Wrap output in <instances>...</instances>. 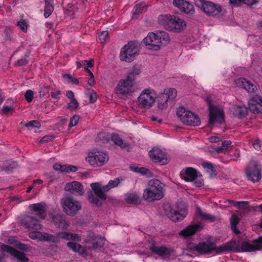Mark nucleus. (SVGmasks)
Here are the masks:
<instances>
[{"instance_id": "nucleus-12", "label": "nucleus", "mask_w": 262, "mask_h": 262, "mask_svg": "<svg viewBox=\"0 0 262 262\" xmlns=\"http://www.w3.org/2000/svg\"><path fill=\"white\" fill-rule=\"evenodd\" d=\"M261 167L256 161L252 160L246 167L245 172L248 179L253 182L259 181L261 178Z\"/></svg>"}, {"instance_id": "nucleus-55", "label": "nucleus", "mask_w": 262, "mask_h": 262, "mask_svg": "<svg viewBox=\"0 0 262 262\" xmlns=\"http://www.w3.org/2000/svg\"><path fill=\"white\" fill-rule=\"evenodd\" d=\"M41 235V232L36 231L31 232L29 234V237L32 239H38L40 241V236Z\"/></svg>"}, {"instance_id": "nucleus-13", "label": "nucleus", "mask_w": 262, "mask_h": 262, "mask_svg": "<svg viewBox=\"0 0 262 262\" xmlns=\"http://www.w3.org/2000/svg\"><path fill=\"white\" fill-rule=\"evenodd\" d=\"M139 105L144 108H149L155 102L154 95L150 89L144 90L138 98Z\"/></svg>"}, {"instance_id": "nucleus-64", "label": "nucleus", "mask_w": 262, "mask_h": 262, "mask_svg": "<svg viewBox=\"0 0 262 262\" xmlns=\"http://www.w3.org/2000/svg\"><path fill=\"white\" fill-rule=\"evenodd\" d=\"M204 185L203 176L198 171V187H201Z\"/></svg>"}, {"instance_id": "nucleus-4", "label": "nucleus", "mask_w": 262, "mask_h": 262, "mask_svg": "<svg viewBox=\"0 0 262 262\" xmlns=\"http://www.w3.org/2000/svg\"><path fill=\"white\" fill-rule=\"evenodd\" d=\"M164 184L158 179L150 180L148 182L149 188L143 192L144 199L149 202L161 199L164 195Z\"/></svg>"}, {"instance_id": "nucleus-14", "label": "nucleus", "mask_w": 262, "mask_h": 262, "mask_svg": "<svg viewBox=\"0 0 262 262\" xmlns=\"http://www.w3.org/2000/svg\"><path fill=\"white\" fill-rule=\"evenodd\" d=\"M198 1L200 3L201 10L208 15H219L222 11V7L219 5H216L212 2L205 0Z\"/></svg>"}, {"instance_id": "nucleus-16", "label": "nucleus", "mask_w": 262, "mask_h": 262, "mask_svg": "<svg viewBox=\"0 0 262 262\" xmlns=\"http://www.w3.org/2000/svg\"><path fill=\"white\" fill-rule=\"evenodd\" d=\"M235 242L236 243L240 249L239 251L237 252H239L241 251L251 252L255 250H262V236L259 237L257 239L253 240L252 243L248 242H244L242 243L241 246H239L236 241Z\"/></svg>"}, {"instance_id": "nucleus-25", "label": "nucleus", "mask_w": 262, "mask_h": 262, "mask_svg": "<svg viewBox=\"0 0 262 262\" xmlns=\"http://www.w3.org/2000/svg\"><path fill=\"white\" fill-rule=\"evenodd\" d=\"M196 233V223L190 225L179 233L180 237L185 239H189Z\"/></svg>"}, {"instance_id": "nucleus-35", "label": "nucleus", "mask_w": 262, "mask_h": 262, "mask_svg": "<svg viewBox=\"0 0 262 262\" xmlns=\"http://www.w3.org/2000/svg\"><path fill=\"white\" fill-rule=\"evenodd\" d=\"M53 0H45L44 16L48 18L54 11Z\"/></svg>"}, {"instance_id": "nucleus-5", "label": "nucleus", "mask_w": 262, "mask_h": 262, "mask_svg": "<svg viewBox=\"0 0 262 262\" xmlns=\"http://www.w3.org/2000/svg\"><path fill=\"white\" fill-rule=\"evenodd\" d=\"M163 211L165 215L173 222L182 221L187 214L185 203L180 202L177 204V209H173L169 203L163 206Z\"/></svg>"}, {"instance_id": "nucleus-29", "label": "nucleus", "mask_w": 262, "mask_h": 262, "mask_svg": "<svg viewBox=\"0 0 262 262\" xmlns=\"http://www.w3.org/2000/svg\"><path fill=\"white\" fill-rule=\"evenodd\" d=\"M201 165L206 173L209 174V178L213 179L217 175V171L214 165L208 161H203Z\"/></svg>"}, {"instance_id": "nucleus-8", "label": "nucleus", "mask_w": 262, "mask_h": 262, "mask_svg": "<svg viewBox=\"0 0 262 262\" xmlns=\"http://www.w3.org/2000/svg\"><path fill=\"white\" fill-rule=\"evenodd\" d=\"M64 212L70 216H74L81 209V205L79 201L74 199L71 195L65 196L61 200Z\"/></svg>"}, {"instance_id": "nucleus-54", "label": "nucleus", "mask_w": 262, "mask_h": 262, "mask_svg": "<svg viewBox=\"0 0 262 262\" xmlns=\"http://www.w3.org/2000/svg\"><path fill=\"white\" fill-rule=\"evenodd\" d=\"M141 66L139 64H135L133 67L132 71L130 72L136 76L139 75L141 72Z\"/></svg>"}, {"instance_id": "nucleus-53", "label": "nucleus", "mask_w": 262, "mask_h": 262, "mask_svg": "<svg viewBox=\"0 0 262 262\" xmlns=\"http://www.w3.org/2000/svg\"><path fill=\"white\" fill-rule=\"evenodd\" d=\"M67 246L69 247L70 249H71L74 252H76V251H79L77 248H80V244L73 242H69L67 243Z\"/></svg>"}, {"instance_id": "nucleus-49", "label": "nucleus", "mask_w": 262, "mask_h": 262, "mask_svg": "<svg viewBox=\"0 0 262 262\" xmlns=\"http://www.w3.org/2000/svg\"><path fill=\"white\" fill-rule=\"evenodd\" d=\"M80 119V116L78 115H73L70 120L69 127L70 128L76 126Z\"/></svg>"}, {"instance_id": "nucleus-18", "label": "nucleus", "mask_w": 262, "mask_h": 262, "mask_svg": "<svg viewBox=\"0 0 262 262\" xmlns=\"http://www.w3.org/2000/svg\"><path fill=\"white\" fill-rule=\"evenodd\" d=\"M248 109L255 114L262 113V97L254 95L248 101Z\"/></svg>"}, {"instance_id": "nucleus-57", "label": "nucleus", "mask_w": 262, "mask_h": 262, "mask_svg": "<svg viewBox=\"0 0 262 262\" xmlns=\"http://www.w3.org/2000/svg\"><path fill=\"white\" fill-rule=\"evenodd\" d=\"M55 139V136L53 135H46L43 136L40 140L41 143H47L52 141Z\"/></svg>"}, {"instance_id": "nucleus-56", "label": "nucleus", "mask_w": 262, "mask_h": 262, "mask_svg": "<svg viewBox=\"0 0 262 262\" xmlns=\"http://www.w3.org/2000/svg\"><path fill=\"white\" fill-rule=\"evenodd\" d=\"M239 219L238 217L235 215L233 214L232 215L230 219V223L231 227H235L237 226V224L239 223Z\"/></svg>"}, {"instance_id": "nucleus-43", "label": "nucleus", "mask_w": 262, "mask_h": 262, "mask_svg": "<svg viewBox=\"0 0 262 262\" xmlns=\"http://www.w3.org/2000/svg\"><path fill=\"white\" fill-rule=\"evenodd\" d=\"M168 96L169 101H172L177 95V91L174 88H170L168 90L165 89L164 92H165Z\"/></svg>"}, {"instance_id": "nucleus-45", "label": "nucleus", "mask_w": 262, "mask_h": 262, "mask_svg": "<svg viewBox=\"0 0 262 262\" xmlns=\"http://www.w3.org/2000/svg\"><path fill=\"white\" fill-rule=\"evenodd\" d=\"M68 165H61L58 163H56L53 165V168L56 171H59L61 172L68 173Z\"/></svg>"}, {"instance_id": "nucleus-44", "label": "nucleus", "mask_w": 262, "mask_h": 262, "mask_svg": "<svg viewBox=\"0 0 262 262\" xmlns=\"http://www.w3.org/2000/svg\"><path fill=\"white\" fill-rule=\"evenodd\" d=\"M79 107V103L75 98L71 99L70 102L67 104V108L70 111H73L77 110Z\"/></svg>"}, {"instance_id": "nucleus-9", "label": "nucleus", "mask_w": 262, "mask_h": 262, "mask_svg": "<svg viewBox=\"0 0 262 262\" xmlns=\"http://www.w3.org/2000/svg\"><path fill=\"white\" fill-rule=\"evenodd\" d=\"M225 122V113L222 107L219 105L209 103V124H222Z\"/></svg>"}, {"instance_id": "nucleus-48", "label": "nucleus", "mask_w": 262, "mask_h": 262, "mask_svg": "<svg viewBox=\"0 0 262 262\" xmlns=\"http://www.w3.org/2000/svg\"><path fill=\"white\" fill-rule=\"evenodd\" d=\"M25 126L28 128H39L41 126L40 122L37 120H32L25 124Z\"/></svg>"}, {"instance_id": "nucleus-46", "label": "nucleus", "mask_w": 262, "mask_h": 262, "mask_svg": "<svg viewBox=\"0 0 262 262\" xmlns=\"http://www.w3.org/2000/svg\"><path fill=\"white\" fill-rule=\"evenodd\" d=\"M15 248L23 252H29L30 251L31 247L30 245L18 242L17 244L15 245Z\"/></svg>"}, {"instance_id": "nucleus-60", "label": "nucleus", "mask_w": 262, "mask_h": 262, "mask_svg": "<svg viewBox=\"0 0 262 262\" xmlns=\"http://www.w3.org/2000/svg\"><path fill=\"white\" fill-rule=\"evenodd\" d=\"M80 248H77L78 249V250L79 251H76V252L78 253V254L80 255H82L84 256H88V252L86 251V249L85 247H83L80 245Z\"/></svg>"}, {"instance_id": "nucleus-47", "label": "nucleus", "mask_w": 262, "mask_h": 262, "mask_svg": "<svg viewBox=\"0 0 262 262\" xmlns=\"http://www.w3.org/2000/svg\"><path fill=\"white\" fill-rule=\"evenodd\" d=\"M99 39L101 43L104 44L109 40L108 32L107 31H102L99 35Z\"/></svg>"}, {"instance_id": "nucleus-15", "label": "nucleus", "mask_w": 262, "mask_h": 262, "mask_svg": "<svg viewBox=\"0 0 262 262\" xmlns=\"http://www.w3.org/2000/svg\"><path fill=\"white\" fill-rule=\"evenodd\" d=\"M21 225L25 228L29 230H40L41 228V225L39 220L33 216L25 215L20 219Z\"/></svg>"}, {"instance_id": "nucleus-10", "label": "nucleus", "mask_w": 262, "mask_h": 262, "mask_svg": "<svg viewBox=\"0 0 262 262\" xmlns=\"http://www.w3.org/2000/svg\"><path fill=\"white\" fill-rule=\"evenodd\" d=\"M85 160L93 167L101 166L107 162L108 156L102 151L91 152L89 154Z\"/></svg>"}, {"instance_id": "nucleus-2", "label": "nucleus", "mask_w": 262, "mask_h": 262, "mask_svg": "<svg viewBox=\"0 0 262 262\" xmlns=\"http://www.w3.org/2000/svg\"><path fill=\"white\" fill-rule=\"evenodd\" d=\"M170 40L169 34L161 30L148 33L143 40V43L148 46V48L154 51H158L162 46L168 45Z\"/></svg>"}, {"instance_id": "nucleus-6", "label": "nucleus", "mask_w": 262, "mask_h": 262, "mask_svg": "<svg viewBox=\"0 0 262 262\" xmlns=\"http://www.w3.org/2000/svg\"><path fill=\"white\" fill-rule=\"evenodd\" d=\"M91 186L96 196L92 192H89L88 193L89 201L91 203L95 205L97 207L101 206L103 203L100 201L99 199L102 200H105L107 199L105 192L110 190V186L108 184L101 187L100 184L97 182L92 183Z\"/></svg>"}, {"instance_id": "nucleus-21", "label": "nucleus", "mask_w": 262, "mask_h": 262, "mask_svg": "<svg viewBox=\"0 0 262 262\" xmlns=\"http://www.w3.org/2000/svg\"><path fill=\"white\" fill-rule=\"evenodd\" d=\"M29 208L32 212H35V214L40 219L43 220L47 216L46 210V204L43 203H38L30 205Z\"/></svg>"}, {"instance_id": "nucleus-52", "label": "nucleus", "mask_w": 262, "mask_h": 262, "mask_svg": "<svg viewBox=\"0 0 262 262\" xmlns=\"http://www.w3.org/2000/svg\"><path fill=\"white\" fill-rule=\"evenodd\" d=\"M230 202L231 204L234 206H237L238 208H244L249 204L248 202L247 201L237 202L231 201Z\"/></svg>"}, {"instance_id": "nucleus-31", "label": "nucleus", "mask_w": 262, "mask_h": 262, "mask_svg": "<svg viewBox=\"0 0 262 262\" xmlns=\"http://www.w3.org/2000/svg\"><path fill=\"white\" fill-rule=\"evenodd\" d=\"M18 166L16 162L8 160L6 161L3 165H0V169L2 170L5 171L7 172H12L14 169H16Z\"/></svg>"}, {"instance_id": "nucleus-59", "label": "nucleus", "mask_w": 262, "mask_h": 262, "mask_svg": "<svg viewBox=\"0 0 262 262\" xmlns=\"http://www.w3.org/2000/svg\"><path fill=\"white\" fill-rule=\"evenodd\" d=\"M100 242H94L93 243L92 248L94 249H98V248L102 247L104 245V242L102 239H100Z\"/></svg>"}, {"instance_id": "nucleus-1", "label": "nucleus", "mask_w": 262, "mask_h": 262, "mask_svg": "<svg viewBox=\"0 0 262 262\" xmlns=\"http://www.w3.org/2000/svg\"><path fill=\"white\" fill-rule=\"evenodd\" d=\"M235 241H230L225 244L216 247L215 243L212 242H203L198 244V253L202 254H210L215 250L216 254L230 251L237 252L239 251Z\"/></svg>"}, {"instance_id": "nucleus-50", "label": "nucleus", "mask_w": 262, "mask_h": 262, "mask_svg": "<svg viewBox=\"0 0 262 262\" xmlns=\"http://www.w3.org/2000/svg\"><path fill=\"white\" fill-rule=\"evenodd\" d=\"M25 98L28 102H31L33 100L34 98L33 91L31 90H27L25 94Z\"/></svg>"}, {"instance_id": "nucleus-26", "label": "nucleus", "mask_w": 262, "mask_h": 262, "mask_svg": "<svg viewBox=\"0 0 262 262\" xmlns=\"http://www.w3.org/2000/svg\"><path fill=\"white\" fill-rule=\"evenodd\" d=\"M181 178L186 182H193L196 179V170L192 167H187L180 173Z\"/></svg>"}, {"instance_id": "nucleus-58", "label": "nucleus", "mask_w": 262, "mask_h": 262, "mask_svg": "<svg viewBox=\"0 0 262 262\" xmlns=\"http://www.w3.org/2000/svg\"><path fill=\"white\" fill-rule=\"evenodd\" d=\"M89 98V102L90 103H94L97 100V95L96 92L94 91L92 93H90L88 94Z\"/></svg>"}, {"instance_id": "nucleus-32", "label": "nucleus", "mask_w": 262, "mask_h": 262, "mask_svg": "<svg viewBox=\"0 0 262 262\" xmlns=\"http://www.w3.org/2000/svg\"><path fill=\"white\" fill-rule=\"evenodd\" d=\"M196 119V115L192 112L188 111L186 112V114L183 115L181 121L184 124L190 125L194 123V120Z\"/></svg>"}, {"instance_id": "nucleus-51", "label": "nucleus", "mask_w": 262, "mask_h": 262, "mask_svg": "<svg viewBox=\"0 0 262 262\" xmlns=\"http://www.w3.org/2000/svg\"><path fill=\"white\" fill-rule=\"evenodd\" d=\"M187 111H188L186 110V108L183 106H180L178 108L177 111V115L181 121V119H182L183 115L185 114H186V112H187Z\"/></svg>"}, {"instance_id": "nucleus-37", "label": "nucleus", "mask_w": 262, "mask_h": 262, "mask_svg": "<svg viewBox=\"0 0 262 262\" xmlns=\"http://www.w3.org/2000/svg\"><path fill=\"white\" fill-rule=\"evenodd\" d=\"M125 201L130 204L138 205L141 203L139 196L135 193L128 194L125 198Z\"/></svg>"}, {"instance_id": "nucleus-30", "label": "nucleus", "mask_w": 262, "mask_h": 262, "mask_svg": "<svg viewBox=\"0 0 262 262\" xmlns=\"http://www.w3.org/2000/svg\"><path fill=\"white\" fill-rule=\"evenodd\" d=\"M168 96L165 92L160 94L157 97V101L158 103V107L160 110H164L167 107V102L169 100Z\"/></svg>"}, {"instance_id": "nucleus-42", "label": "nucleus", "mask_w": 262, "mask_h": 262, "mask_svg": "<svg viewBox=\"0 0 262 262\" xmlns=\"http://www.w3.org/2000/svg\"><path fill=\"white\" fill-rule=\"evenodd\" d=\"M17 26L19 27L23 32L26 33L29 26L28 21L27 19H21L17 23Z\"/></svg>"}, {"instance_id": "nucleus-28", "label": "nucleus", "mask_w": 262, "mask_h": 262, "mask_svg": "<svg viewBox=\"0 0 262 262\" xmlns=\"http://www.w3.org/2000/svg\"><path fill=\"white\" fill-rule=\"evenodd\" d=\"M52 221L59 228L66 229L69 226V224L65 220L64 216L61 214H53L52 215Z\"/></svg>"}, {"instance_id": "nucleus-33", "label": "nucleus", "mask_w": 262, "mask_h": 262, "mask_svg": "<svg viewBox=\"0 0 262 262\" xmlns=\"http://www.w3.org/2000/svg\"><path fill=\"white\" fill-rule=\"evenodd\" d=\"M31 54V50H28L22 56L21 58L18 59L14 64L15 67H22L28 63L29 58Z\"/></svg>"}, {"instance_id": "nucleus-17", "label": "nucleus", "mask_w": 262, "mask_h": 262, "mask_svg": "<svg viewBox=\"0 0 262 262\" xmlns=\"http://www.w3.org/2000/svg\"><path fill=\"white\" fill-rule=\"evenodd\" d=\"M148 155L154 162L158 163L162 165L168 162L165 153L159 148H153L149 151Z\"/></svg>"}, {"instance_id": "nucleus-61", "label": "nucleus", "mask_w": 262, "mask_h": 262, "mask_svg": "<svg viewBox=\"0 0 262 262\" xmlns=\"http://www.w3.org/2000/svg\"><path fill=\"white\" fill-rule=\"evenodd\" d=\"M120 183V178H116L114 180H110L108 182V185L112 188L117 186Z\"/></svg>"}, {"instance_id": "nucleus-62", "label": "nucleus", "mask_w": 262, "mask_h": 262, "mask_svg": "<svg viewBox=\"0 0 262 262\" xmlns=\"http://www.w3.org/2000/svg\"><path fill=\"white\" fill-rule=\"evenodd\" d=\"M136 76L131 72H129L127 75L126 79H127V81L129 82H132L134 85L136 83L135 82V79H136Z\"/></svg>"}, {"instance_id": "nucleus-3", "label": "nucleus", "mask_w": 262, "mask_h": 262, "mask_svg": "<svg viewBox=\"0 0 262 262\" xmlns=\"http://www.w3.org/2000/svg\"><path fill=\"white\" fill-rule=\"evenodd\" d=\"M159 24L170 31L179 33L181 32L186 27L185 21L176 15L169 14L160 15L158 17Z\"/></svg>"}, {"instance_id": "nucleus-27", "label": "nucleus", "mask_w": 262, "mask_h": 262, "mask_svg": "<svg viewBox=\"0 0 262 262\" xmlns=\"http://www.w3.org/2000/svg\"><path fill=\"white\" fill-rule=\"evenodd\" d=\"M235 83L238 86L243 88L249 93L254 92L256 89L255 85L244 78L237 79Z\"/></svg>"}, {"instance_id": "nucleus-63", "label": "nucleus", "mask_w": 262, "mask_h": 262, "mask_svg": "<svg viewBox=\"0 0 262 262\" xmlns=\"http://www.w3.org/2000/svg\"><path fill=\"white\" fill-rule=\"evenodd\" d=\"M139 173H141L143 176H150L151 174V171L149 169L145 167H140Z\"/></svg>"}, {"instance_id": "nucleus-38", "label": "nucleus", "mask_w": 262, "mask_h": 262, "mask_svg": "<svg viewBox=\"0 0 262 262\" xmlns=\"http://www.w3.org/2000/svg\"><path fill=\"white\" fill-rule=\"evenodd\" d=\"M146 7V6L143 3L136 5L133 9V17L138 18L139 15L143 12L144 8Z\"/></svg>"}, {"instance_id": "nucleus-23", "label": "nucleus", "mask_w": 262, "mask_h": 262, "mask_svg": "<svg viewBox=\"0 0 262 262\" xmlns=\"http://www.w3.org/2000/svg\"><path fill=\"white\" fill-rule=\"evenodd\" d=\"M110 137L111 141L122 150H126L127 152L131 151L130 144L128 142H124L118 134L112 133Z\"/></svg>"}, {"instance_id": "nucleus-41", "label": "nucleus", "mask_w": 262, "mask_h": 262, "mask_svg": "<svg viewBox=\"0 0 262 262\" xmlns=\"http://www.w3.org/2000/svg\"><path fill=\"white\" fill-rule=\"evenodd\" d=\"M72 233L68 232H60L56 234V237L58 238V243L60 239H64L66 240H70L72 238Z\"/></svg>"}, {"instance_id": "nucleus-40", "label": "nucleus", "mask_w": 262, "mask_h": 262, "mask_svg": "<svg viewBox=\"0 0 262 262\" xmlns=\"http://www.w3.org/2000/svg\"><path fill=\"white\" fill-rule=\"evenodd\" d=\"M111 135L104 132L99 133L98 134L96 138L97 142H101L102 143H107L111 139Z\"/></svg>"}, {"instance_id": "nucleus-20", "label": "nucleus", "mask_w": 262, "mask_h": 262, "mask_svg": "<svg viewBox=\"0 0 262 262\" xmlns=\"http://www.w3.org/2000/svg\"><path fill=\"white\" fill-rule=\"evenodd\" d=\"M2 248L6 252L10 253L12 256L16 258L18 262H29V259L26 256L25 253L19 251L10 246H3Z\"/></svg>"}, {"instance_id": "nucleus-22", "label": "nucleus", "mask_w": 262, "mask_h": 262, "mask_svg": "<svg viewBox=\"0 0 262 262\" xmlns=\"http://www.w3.org/2000/svg\"><path fill=\"white\" fill-rule=\"evenodd\" d=\"M64 190L67 191H70L72 194L77 193L80 195L83 194V187L79 182L73 181L67 183L64 186Z\"/></svg>"}, {"instance_id": "nucleus-39", "label": "nucleus", "mask_w": 262, "mask_h": 262, "mask_svg": "<svg viewBox=\"0 0 262 262\" xmlns=\"http://www.w3.org/2000/svg\"><path fill=\"white\" fill-rule=\"evenodd\" d=\"M40 241L50 242L53 243H58V238L56 237V235H53L47 233L41 232L40 236Z\"/></svg>"}, {"instance_id": "nucleus-19", "label": "nucleus", "mask_w": 262, "mask_h": 262, "mask_svg": "<svg viewBox=\"0 0 262 262\" xmlns=\"http://www.w3.org/2000/svg\"><path fill=\"white\" fill-rule=\"evenodd\" d=\"M173 5L181 12L186 14L192 15L195 13L193 6L189 2L185 0H173Z\"/></svg>"}, {"instance_id": "nucleus-11", "label": "nucleus", "mask_w": 262, "mask_h": 262, "mask_svg": "<svg viewBox=\"0 0 262 262\" xmlns=\"http://www.w3.org/2000/svg\"><path fill=\"white\" fill-rule=\"evenodd\" d=\"M149 249L153 254L158 255L163 260L169 259L174 252L172 248H168L164 245H158L155 241L151 242Z\"/></svg>"}, {"instance_id": "nucleus-24", "label": "nucleus", "mask_w": 262, "mask_h": 262, "mask_svg": "<svg viewBox=\"0 0 262 262\" xmlns=\"http://www.w3.org/2000/svg\"><path fill=\"white\" fill-rule=\"evenodd\" d=\"M134 84L127 81V79H120L115 89L117 94L126 95L129 93V89Z\"/></svg>"}, {"instance_id": "nucleus-7", "label": "nucleus", "mask_w": 262, "mask_h": 262, "mask_svg": "<svg viewBox=\"0 0 262 262\" xmlns=\"http://www.w3.org/2000/svg\"><path fill=\"white\" fill-rule=\"evenodd\" d=\"M139 54V49L138 46L133 41H130L122 48L119 57L121 61L130 62Z\"/></svg>"}, {"instance_id": "nucleus-34", "label": "nucleus", "mask_w": 262, "mask_h": 262, "mask_svg": "<svg viewBox=\"0 0 262 262\" xmlns=\"http://www.w3.org/2000/svg\"><path fill=\"white\" fill-rule=\"evenodd\" d=\"M233 110L234 115L239 118L245 117L248 113L247 107L244 105H235Z\"/></svg>"}, {"instance_id": "nucleus-36", "label": "nucleus", "mask_w": 262, "mask_h": 262, "mask_svg": "<svg viewBox=\"0 0 262 262\" xmlns=\"http://www.w3.org/2000/svg\"><path fill=\"white\" fill-rule=\"evenodd\" d=\"M198 216L200 217L201 220L208 221L209 222H214L216 219L214 215L203 212L199 207H198Z\"/></svg>"}]
</instances>
